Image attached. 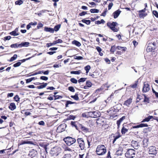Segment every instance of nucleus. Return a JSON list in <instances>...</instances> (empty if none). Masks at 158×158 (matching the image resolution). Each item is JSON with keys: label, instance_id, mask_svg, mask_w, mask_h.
<instances>
[{"label": "nucleus", "instance_id": "nucleus-58", "mask_svg": "<svg viewBox=\"0 0 158 158\" xmlns=\"http://www.w3.org/2000/svg\"><path fill=\"white\" fill-rule=\"evenodd\" d=\"M31 57H30L28 58H27L25 59H24L23 60H19V61H21L22 62H25L26 60H28L30 59Z\"/></svg>", "mask_w": 158, "mask_h": 158}, {"label": "nucleus", "instance_id": "nucleus-2", "mask_svg": "<svg viewBox=\"0 0 158 158\" xmlns=\"http://www.w3.org/2000/svg\"><path fill=\"white\" fill-rule=\"evenodd\" d=\"M61 150V148L58 146L54 147L51 149L50 151V154L52 156L55 155L57 156Z\"/></svg>", "mask_w": 158, "mask_h": 158}, {"label": "nucleus", "instance_id": "nucleus-42", "mask_svg": "<svg viewBox=\"0 0 158 158\" xmlns=\"http://www.w3.org/2000/svg\"><path fill=\"white\" fill-rule=\"evenodd\" d=\"M55 98V100H56L57 99H59L60 98H62V96L60 95H54L53 96Z\"/></svg>", "mask_w": 158, "mask_h": 158}, {"label": "nucleus", "instance_id": "nucleus-57", "mask_svg": "<svg viewBox=\"0 0 158 158\" xmlns=\"http://www.w3.org/2000/svg\"><path fill=\"white\" fill-rule=\"evenodd\" d=\"M87 14V12L85 11H82L81 13H80L79 15L80 16L84 15Z\"/></svg>", "mask_w": 158, "mask_h": 158}, {"label": "nucleus", "instance_id": "nucleus-53", "mask_svg": "<svg viewBox=\"0 0 158 158\" xmlns=\"http://www.w3.org/2000/svg\"><path fill=\"white\" fill-rule=\"evenodd\" d=\"M91 67L90 66L88 65L85 67V70H89L90 69Z\"/></svg>", "mask_w": 158, "mask_h": 158}, {"label": "nucleus", "instance_id": "nucleus-45", "mask_svg": "<svg viewBox=\"0 0 158 158\" xmlns=\"http://www.w3.org/2000/svg\"><path fill=\"white\" fill-rule=\"evenodd\" d=\"M149 85L147 83H144V84L143 87V89H147L149 87Z\"/></svg>", "mask_w": 158, "mask_h": 158}, {"label": "nucleus", "instance_id": "nucleus-37", "mask_svg": "<svg viewBox=\"0 0 158 158\" xmlns=\"http://www.w3.org/2000/svg\"><path fill=\"white\" fill-rule=\"evenodd\" d=\"M90 11L91 13H98L99 12V10L96 9H91Z\"/></svg>", "mask_w": 158, "mask_h": 158}, {"label": "nucleus", "instance_id": "nucleus-24", "mask_svg": "<svg viewBox=\"0 0 158 158\" xmlns=\"http://www.w3.org/2000/svg\"><path fill=\"white\" fill-rule=\"evenodd\" d=\"M25 144H33L34 143H33L32 141H23L21 145H23Z\"/></svg>", "mask_w": 158, "mask_h": 158}, {"label": "nucleus", "instance_id": "nucleus-3", "mask_svg": "<svg viewBox=\"0 0 158 158\" xmlns=\"http://www.w3.org/2000/svg\"><path fill=\"white\" fill-rule=\"evenodd\" d=\"M135 155V151L133 149H128L125 153V156L127 158H133Z\"/></svg>", "mask_w": 158, "mask_h": 158}, {"label": "nucleus", "instance_id": "nucleus-20", "mask_svg": "<svg viewBox=\"0 0 158 158\" xmlns=\"http://www.w3.org/2000/svg\"><path fill=\"white\" fill-rule=\"evenodd\" d=\"M92 85V84L90 81H88L86 82V85H85L84 86V88L85 89L86 87H91Z\"/></svg>", "mask_w": 158, "mask_h": 158}, {"label": "nucleus", "instance_id": "nucleus-22", "mask_svg": "<svg viewBox=\"0 0 158 158\" xmlns=\"http://www.w3.org/2000/svg\"><path fill=\"white\" fill-rule=\"evenodd\" d=\"M72 44L79 47L81 46V44L78 41L75 40L72 42Z\"/></svg>", "mask_w": 158, "mask_h": 158}, {"label": "nucleus", "instance_id": "nucleus-1", "mask_svg": "<svg viewBox=\"0 0 158 158\" xmlns=\"http://www.w3.org/2000/svg\"><path fill=\"white\" fill-rule=\"evenodd\" d=\"M96 152L98 155H102L106 153V149L104 145H100L97 146Z\"/></svg>", "mask_w": 158, "mask_h": 158}, {"label": "nucleus", "instance_id": "nucleus-52", "mask_svg": "<svg viewBox=\"0 0 158 158\" xmlns=\"http://www.w3.org/2000/svg\"><path fill=\"white\" fill-rule=\"evenodd\" d=\"M11 38V37L10 36H7L5 37L4 38V41H6V40H9Z\"/></svg>", "mask_w": 158, "mask_h": 158}, {"label": "nucleus", "instance_id": "nucleus-32", "mask_svg": "<svg viewBox=\"0 0 158 158\" xmlns=\"http://www.w3.org/2000/svg\"><path fill=\"white\" fill-rule=\"evenodd\" d=\"M75 103V102H72L70 101H67L65 104V106L66 107H67L68 106V105L69 104H73Z\"/></svg>", "mask_w": 158, "mask_h": 158}, {"label": "nucleus", "instance_id": "nucleus-19", "mask_svg": "<svg viewBox=\"0 0 158 158\" xmlns=\"http://www.w3.org/2000/svg\"><path fill=\"white\" fill-rule=\"evenodd\" d=\"M148 139H145L143 141V146L145 147H147L148 144Z\"/></svg>", "mask_w": 158, "mask_h": 158}, {"label": "nucleus", "instance_id": "nucleus-34", "mask_svg": "<svg viewBox=\"0 0 158 158\" xmlns=\"http://www.w3.org/2000/svg\"><path fill=\"white\" fill-rule=\"evenodd\" d=\"M17 57V55L16 54H15L13 57H12L10 60V61L11 62L15 60Z\"/></svg>", "mask_w": 158, "mask_h": 158}, {"label": "nucleus", "instance_id": "nucleus-56", "mask_svg": "<svg viewBox=\"0 0 158 158\" xmlns=\"http://www.w3.org/2000/svg\"><path fill=\"white\" fill-rule=\"evenodd\" d=\"M101 119L100 118H98L96 119V123L97 124H101V122L102 121L101 120Z\"/></svg>", "mask_w": 158, "mask_h": 158}, {"label": "nucleus", "instance_id": "nucleus-4", "mask_svg": "<svg viewBox=\"0 0 158 158\" xmlns=\"http://www.w3.org/2000/svg\"><path fill=\"white\" fill-rule=\"evenodd\" d=\"M64 140L66 144L69 146L72 145L76 142L75 139L70 137H67L64 138Z\"/></svg>", "mask_w": 158, "mask_h": 158}, {"label": "nucleus", "instance_id": "nucleus-27", "mask_svg": "<svg viewBox=\"0 0 158 158\" xmlns=\"http://www.w3.org/2000/svg\"><path fill=\"white\" fill-rule=\"evenodd\" d=\"M10 47L11 48H16L18 47H20V44H18L17 43L12 44L10 45Z\"/></svg>", "mask_w": 158, "mask_h": 158}, {"label": "nucleus", "instance_id": "nucleus-49", "mask_svg": "<svg viewBox=\"0 0 158 158\" xmlns=\"http://www.w3.org/2000/svg\"><path fill=\"white\" fill-rule=\"evenodd\" d=\"M40 79L41 80L46 81L48 79V78L47 77L45 76H41L40 77Z\"/></svg>", "mask_w": 158, "mask_h": 158}, {"label": "nucleus", "instance_id": "nucleus-25", "mask_svg": "<svg viewBox=\"0 0 158 158\" xmlns=\"http://www.w3.org/2000/svg\"><path fill=\"white\" fill-rule=\"evenodd\" d=\"M81 73V71L80 70L77 71H72L70 72L71 74H79Z\"/></svg>", "mask_w": 158, "mask_h": 158}, {"label": "nucleus", "instance_id": "nucleus-40", "mask_svg": "<svg viewBox=\"0 0 158 158\" xmlns=\"http://www.w3.org/2000/svg\"><path fill=\"white\" fill-rule=\"evenodd\" d=\"M146 15V14L143 13H139V16L140 18H143Z\"/></svg>", "mask_w": 158, "mask_h": 158}, {"label": "nucleus", "instance_id": "nucleus-12", "mask_svg": "<svg viewBox=\"0 0 158 158\" xmlns=\"http://www.w3.org/2000/svg\"><path fill=\"white\" fill-rule=\"evenodd\" d=\"M93 112L94 118H98L101 115L100 113L98 111H93Z\"/></svg>", "mask_w": 158, "mask_h": 158}, {"label": "nucleus", "instance_id": "nucleus-21", "mask_svg": "<svg viewBox=\"0 0 158 158\" xmlns=\"http://www.w3.org/2000/svg\"><path fill=\"white\" fill-rule=\"evenodd\" d=\"M70 97L76 101H77L79 99L77 94H76L74 95H71Z\"/></svg>", "mask_w": 158, "mask_h": 158}, {"label": "nucleus", "instance_id": "nucleus-5", "mask_svg": "<svg viewBox=\"0 0 158 158\" xmlns=\"http://www.w3.org/2000/svg\"><path fill=\"white\" fill-rule=\"evenodd\" d=\"M118 23L116 22H113L112 23L108 22L107 23V25L113 31L117 32L118 30L115 27V26Z\"/></svg>", "mask_w": 158, "mask_h": 158}, {"label": "nucleus", "instance_id": "nucleus-43", "mask_svg": "<svg viewBox=\"0 0 158 158\" xmlns=\"http://www.w3.org/2000/svg\"><path fill=\"white\" fill-rule=\"evenodd\" d=\"M86 79V78H81L78 80V82L79 83L83 82L85 81Z\"/></svg>", "mask_w": 158, "mask_h": 158}, {"label": "nucleus", "instance_id": "nucleus-14", "mask_svg": "<svg viewBox=\"0 0 158 158\" xmlns=\"http://www.w3.org/2000/svg\"><path fill=\"white\" fill-rule=\"evenodd\" d=\"M79 123L77 122H73L71 121V124L73 127H75L76 129L78 130V128L77 127V125H78L79 126Z\"/></svg>", "mask_w": 158, "mask_h": 158}, {"label": "nucleus", "instance_id": "nucleus-30", "mask_svg": "<svg viewBox=\"0 0 158 158\" xmlns=\"http://www.w3.org/2000/svg\"><path fill=\"white\" fill-rule=\"evenodd\" d=\"M23 3V1L22 0H18L15 2V4L16 5H20L22 4Z\"/></svg>", "mask_w": 158, "mask_h": 158}, {"label": "nucleus", "instance_id": "nucleus-28", "mask_svg": "<svg viewBox=\"0 0 158 158\" xmlns=\"http://www.w3.org/2000/svg\"><path fill=\"white\" fill-rule=\"evenodd\" d=\"M117 48L119 50H122L123 51H125L127 50V48L125 47H122L120 46H117Z\"/></svg>", "mask_w": 158, "mask_h": 158}, {"label": "nucleus", "instance_id": "nucleus-17", "mask_svg": "<svg viewBox=\"0 0 158 158\" xmlns=\"http://www.w3.org/2000/svg\"><path fill=\"white\" fill-rule=\"evenodd\" d=\"M153 118L152 116L149 115L147 118L144 119L141 122H148L150 120Z\"/></svg>", "mask_w": 158, "mask_h": 158}, {"label": "nucleus", "instance_id": "nucleus-44", "mask_svg": "<svg viewBox=\"0 0 158 158\" xmlns=\"http://www.w3.org/2000/svg\"><path fill=\"white\" fill-rule=\"evenodd\" d=\"M152 13L154 15L156 18H158V13L156 10H154L152 12Z\"/></svg>", "mask_w": 158, "mask_h": 158}, {"label": "nucleus", "instance_id": "nucleus-62", "mask_svg": "<svg viewBox=\"0 0 158 158\" xmlns=\"http://www.w3.org/2000/svg\"><path fill=\"white\" fill-rule=\"evenodd\" d=\"M96 49L98 52H101L102 51V49L99 47H97Z\"/></svg>", "mask_w": 158, "mask_h": 158}, {"label": "nucleus", "instance_id": "nucleus-64", "mask_svg": "<svg viewBox=\"0 0 158 158\" xmlns=\"http://www.w3.org/2000/svg\"><path fill=\"white\" fill-rule=\"evenodd\" d=\"M39 124L40 125L44 126V123L43 121H42L39 122Z\"/></svg>", "mask_w": 158, "mask_h": 158}, {"label": "nucleus", "instance_id": "nucleus-60", "mask_svg": "<svg viewBox=\"0 0 158 158\" xmlns=\"http://www.w3.org/2000/svg\"><path fill=\"white\" fill-rule=\"evenodd\" d=\"M153 93H154L156 98H158V93L154 90V89H152Z\"/></svg>", "mask_w": 158, "mask_h": 158}, {"label": "nucleus", "instance_id": "nucleus-31", "mask_svg": "<svg viewBox=\"0 0 158 158\" xmlns=\"http://www.w3.org/2000/svg\"><path fill=\"white\" fill-rule=\"evenodd\" d=\"M60 24H58L57 25H56L55 26L54 28V31H58L59 29L60 28Z\"/></svg>", "mask_w": 158, "mask_h": 158}, {"label": "nucleus", "instance_id": "nucleus-38", "mask_svg": "<svg viewBox=\"0 0 158 158\" xmlns=\"http://www.w3.org/2000/svg\"><path fill=\"white\" fill-rule=\"evenodd\" d=\"M70 81L72 82L75 84L77 83V80L74 78H71L70 79Z\"/></svg>", "mask_w": 158, "mask_h": 158}, {"label": "nucleus", "instance_id": "nucleus-26", "mask_svg": "<svg viewBox=\"0 0 158 158\" xmlns=\"http://www.w3.org/2000/svg\"><path fill=\"white\" fill-rule=\"evenodd\" d=\"M82 22L86 23L87 25H89L90 23V21L89 20H86L85 19L81 20Z\"/></svg>", "mask_w": 158, "mask_h": 158}, {"label": "nucleus", "instance_id": "nucleus-63", "mask_svg": "<svg viewBox=\"0 0 158 158\" xmlns=\"http://www.w3.org/2000/svg\"><path fill=\"white\" fill-rule=\"evenodd\" d=\"M43 24H42L41 23H40L38 25L37 27H38V28H39L43 27Z\"/></svg>", "mask_w": 158, "mask_h": 158}, {"label": "nucleus", "instance_id": "nucleus-16", "mask_svg": "<svg viewBox=\"0 0 158 158\" xmlns=\"http://www.w3.org/2000/svg\"><path fill=\"white\" fill-rule=\"evenodd\" d=\"M44 30L46 31L52 33H53L54 32V29L48 27H45Z\"/></svg>", "mask_w": 158, "mask_h": 158}, {"label": "nucleus", "instance_id": "nucleus-33", "mask_svg": "<svg viewBox=\"0 0 158 158\" xmlns=\"http://www.w3.org/2000/svg\"><path fill=\"white\" fill-rule=\"evenodd\" d=\"M125 116H123L119 119V120L117 121V124H118V126L119 125L120 123L122 122L123 119H125Z\"/></svg>", "mask_w": 158, "mask_h": 158}, {"label": "nucleus", "instance_id": "nucleus-54", "mask_svg": "<svg viewBox=\"0 0 158 158\" xmlns=\"http://www.w3.org/2000/svg\"><path fill=\"white\" fill-rule=\"evenodd\" d=\"M113 3L112 2H111L109 3L108 6V9L109 10H110L112 7L113 6Z\"/></svg>", "mask_w": 158, "mask_h": 158}, {"label": "nucleus", "instance_id": "nucleus-50", "mask_svg": "<svg viewBox=\"0 0 158 158\" xmlns=\"http://www.w3.org/2000/svg\"><path fill=\"white\" fill-rule=\"evenodd\" d=\"M15 100L18 102L19 101V98L18 95H16L14 98Z\"/></svg>", "mask_w": 158, "mask_h": 158}, {"label": "nucleus", "instance_id": "nucleus-11", "mask_svg": "<svg viewBox=\"0 0 158 158\" xmlns=\"http://www.w3.org/2000/svg\"><path fill=\"white\" fill-rule=\"evenodd\" d=\"M121 13V11L119 10H117L113 13L114 17V19L117 18Z\"/></svg>", "mask_w": 158, "mask_h": 158}, {"label": "nucleus", "instance_id": "nucleus-13", "mask_svg": "<svg viewBox=\"0 0 158 158\" xmlns=\"http://www.w3.org/2000/svg\"><path fill=\"white\" fill-rule=\"evenodd\" d=\"M9 108L11 110H14L16 108V106L14 103H11L9 106Z\"/></svg>", "mask_w": 158, "mask_h": 158}, {"label": "nucleus", "instance_id": "nucleus-15", "mask_svg": "<svg viewBox=\"0 0 158 158\" xmlns=\"http://www.w3.org/2000/svg\"><path fill=\"white\" fill-rule=\"evenodd\" d=\"M79 126L80 127L81 130L84 132H87L89 131V129L86 128L81 124H79Z\"/></svg>", "mask_w": 158, "mask_h": 158}, {"label": "nucleus", "instance_id": "nucleus-23", "mask_svg": "<svg viewBox=\"0 0 158 158\" xmlns=\"http://www.w3.org/2000/svg\"><path fill=\"white\" fill-rule=\"evenodd\" d=\"M47 85V83H44L43 84L37 86L38 89H41L45 88Z\"/></svg>", "mask_w": 158, "mask_h": 158}, {"label": "nucleus", "instance_id": "nucleus-18", "mask_svg": "<svg viewBox=\"0 0 158 158\" xmlns=\"http://www.w3.org/2000/svg\"><path fill=\"white\" fill-rule=\"evenodd\" d=\"M29 43L28 42H23L19 44L20 47H27L29 45Z\"/></svg>", "mask_w": 158, "mask_h": 158}, {"label": "nucleus", "instance_id": "nucleus-8", "mask_svg": "<svg viewBox=\"0 0 158 158\" xmlns=\"http://www.w3.org/2000/svg\"><path fill=\"white\" fill-rule=\"evenodd\" d=\"M132 99L131 98H129V99L126 100L124 102L123 105H126L127 107H129L130 104L132 103Z\"/></svg>", "mask_w": 158, "mask_h": 158}, {"label": "nucleus", "instance_id": "nucleus-6", "mask_svg": "<svg viewBox=\"0 0 158 158\" xmlns=\"http://www.w3.org/2000/svg\"><path fill=\"white\" fill-rule=\"evenodd\" d=\"M77 141L81 150H84L85 148V143L83 139L81 138L77 139Z\"/></svg>", "mask_w": 158, "mask_h": 158}, {"label": "nucleus", "instance_id": "nucleus-41", "mask_svg": "<svg viewBox=\"0 0 158 158\" xmlns=\"http://www.w3.org/2000/svg\"><path fill=\"white\" fill-rule=\"evenodd\" d=\"M75 57L74 58L75 59L78 60H80L83 59V57L81 56H77L75 55L74 56Z\"/></svg>", "mask_w": 158, "mask_h": 158}, {"label": "nucleus", "instance_id": "nucleus-10", "mask_svg": "<svg viewBox=\"0 0 158 158\" xmlns=\"http://www.w3.org/2000/svg\"><path fill=\"white\" fill-rule=\"evenodd\" d=\"M128 129H129L127 126H123L121 130V133L122 134H125L128 131Z\"/></svg>", "mask_w": 158, "mask_h": 158}, {"label": "nucleus", "instance_id": "nucleus-51", "mask_svg": "<svg viewBox=\"0 0 158 158\" xmlns=\"http://www.w3.org/2000/svg\"><path fill=\"white\" fill-rule=\"evenodd\" d=\"M88 115L92 118H93V111H90L88 113Z\"/></svg>", "mask_w": 158, "mask_h": 158}, {"label": "nucleus", "instance_id": "nucleus-59", "mask_svg": "<svg viewBox=\"0 0 158 158\" xmlns=\"http://www.w3.org/2000/svg\"><path fill=\"white\" fill-rule=\"evenodd\" d=\"M107 12V9H106L105 10L102 14L101 15V16H105L106 15V13Z\"/></svg>", "mask_w": 158, "mask_h": 158}, {"label": "nucleus", "instance_id": "nucleus-7", "mask_svg": "<svg viewBox=\"0 0 158 158\" xmlns=\"http://www.w3.org/2000/svg\"><path fill=\"white\" fill-rule=\"evenodd\" d=\"M155 146H151L149 148V153L150 154L155 155L157 153V150Z\"/></svg>", "mask_w": 158, "mask_h": 158}, {"label": "nucleus", "instance_id": "nucleus-35", "mask_svg": "<svg viewBox=\"0 0 158 158\" xmlns=\"http://www.w3.org/2000/svg\"><path fill=\"white\" fill-rule=\"evenodd\" d=\"M10 34L14 36H17L19 35V34L17 33L15 31H13L10 33Z\"/></svg>", "mask_w": 158, "mask_h": 158}, {"label": "nucleus", "instance_id": "nucleus-61", "mask_svg": "<svg viewBox=\"0 0 158 158\" xmlns=\"http://www.w3.org/2000/svg\"><path fill=\"white\" fill-rule=\"evenodd\" d=\"M70 155L69 154L65 155L62 158H70Z\"/></svg>", "mask_w": 158, "mask_h": 158}, {"label": "nucleus", "instance_id": "nucleus-47", "mask_svg": "<svg viewBox=\"0 0 158 158\" xmlns=\"http://www.w3.org/2000/svg\"><path fill=\"white\" fill-rule=\"evenodd\" d=\"M63 42L62 40H61V39H59L58 40H56V41H55V43L54 44H57V43H62Z\"/></svg>", "mask_w": 158, "mask_h": 158}, {"label": "nucleus", "instance_id": "nucleus-36", "mask_svg": "<svg viewBox=\"0 0 158 158\" xmlns=\"http://www.w3.org/2000/svg\"><path fill=\"white\" fill-rule=\"evenodd\" d=\"M144 96V99L143 100V102H147L148 103H149V99L148 98H147L145 95H143Z\"/></svg>", "mask_w": 158, "mask_h": 158}, {"label": "nucleus", "instance_id": "nucleus-46", "mask_svg": "<svg viewBox=\"0 0 158 158\" xmlns=\"http://www.w3.org/2000/svg\"><path fill=\"white\" fill-rule=\"evenodd\" d=\"M115 51V48L114 46H112L110 49V51L112 53H114Z\"/></svg>", "mask_w": 158, "mask_h": 158}, {"label": "nucleus", "instance_id": "nucleus-29", "mask_svg": "<svg viewBox=\"0 0 158 158\" xmlns=\"http://www.w3.org/2000/svg\"><path fill=\"white\" fill-rule=\"evenodd\" d=\"M121 136V135H120V134H118L117 135L114 136L113 137L114 138V139L113 142V143H114L116 141V140Z\"/></svg>", "mask_w": 158, "mask_h": 158}, {"label": "nucleus", "instance_id": "nucleus-48", "mask_svg": "<svg viewBox=\"0 0 158 158\" xmlns=\"http://www.w3.org/2000/svg\"><path fill=\"white\" fill-rule=\"evenodd\" d=\"M54 43H55V41L53 42L52 43H47L46 44L47 47H49L50 46H52L53 45H55V44H54Z\"/></svg>", "mask_w": 158, "mask_h": 158}, {"label": "nucleus", "instance_id": "nucleus-55", "mask_svg": "<svg viewBox=\"0 0 158 158\" xmlns=\"http://www.w3.org/2000/svg\"><path fill=\"white\" fill-rule=\"evenodd\" d=\"M116 153L119 156H121L122 154V152L119 150H118L117 151Z\"/></svg>", "mask_w": 158, "mask_h": 158}, {"label": "nucleus", "instance_id": "nucleus-9", "mask_svg": "<svg viewBox=\"0 0 158 158\" xmlns=\"http://www.w3.org/2000/svg\"><path fill=\"white\" fill-rule=\"evenodd\" d=\"M148 126V125L146 124L141 123L139 125L137 126H133L132 128H136L139 127H147Z\"/></svg>", "mask_w": 158, "mask_h": 158}, {"label": "nucleus", "instance_id": "nucleus-39", "mask_svg": "<svg viewBox=\"0 0 158 158\" xmlns=\"http://www.w3.org/2000/svg\"><path fill=\"white\" fill-rule=\"evenodd\" d=\"M21 64V63L20 62H18L13 65V66L15 67H16L20 66Z\"/></svg>", "mask_w": 158, "mask_h": 158}]
</instances>
